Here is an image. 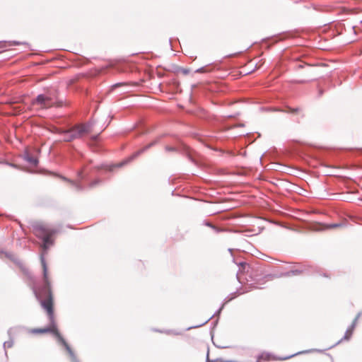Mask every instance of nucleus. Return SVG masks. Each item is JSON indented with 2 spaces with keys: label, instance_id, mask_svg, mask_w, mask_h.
Masks as SVG:
<instances>
[{
  "label": "nucleus",
  "instance_id": "f257e3e1",
  "mask_svg": "<svg viewBox=\"0 0 362 362\" xmlns=\"http://www.w3.org/2000/svg\"><path fill=\"white\" fill-rule=\"evenodd\" d=\"M40 262L43 271V280L42 285L38 286L35 284L33 279V277L27 269H24V272L28 275V276L31 279L33 282V291L35 295V297L40 303L41 306L46 310L49 319L50 325L47 328L34 329L31 331V332L34 334H43L47 332L52 333L68 351L72 362H79L69 345L62 337L57 329L54 317L52 294L51 291L50 283L48 278L47 266L43 254L40 255Z\"/></svg>",
  "mask_w": 362,
  "mask_h": 362
},
{
  "label": "nucleus",
  "instance_id": "f03ea898",
  "mask_svg": "<svg viewBox=\"0 0 362 362\" xmlns=\"http://www.w3.org/2000/svg\"><path fill=\"white\" fill-rule=\"evenodd\" d=\"M90 129L91 125L87 123L76 124L69 129L56 128L55 132L62 136L63 141L70 142L83 137Z\"/></svg>",
  "mask_w": 362,
  "mask_h": 362
},
{
  "label": "nucleus",
  "instance_id": "7ed1b4c3",
  "mask_svg": "<svg viewBox=\"0 0 362 362\" xmlns=\"http://www.w3.org/2000/svg\"><path fill=\"white\" fill-rule=\"evenodd\" d=\"M35 235L42 240V247L47 250L54 243L52 236L57 233V230L42 223H37L33 226Z\"/></svg>",
  "mask_w": 362,
  "mask_h": 362
},
{
  "label": "nucleus",
  "instance_id": "20e7f679",
  "mask_svg": "<svg viewBox=\"0 0 362 362\" xmlns=\"http://www.w3.org/2000/svg\"><path fill=\"white\" fill-rule=\"evenodd\" d=\"M57 103L56 90H51L43 94H40L31 102L33 106L37 105L42 109H48L56 106Z\"/></svg>",
  "mask_w": 362,
  "mask_h": 362
},
{
  "label": "nucleus",
  "instance_id": "39448f33",
  "mask_svg": "<svg viewBox=\"0 0 362 362\" xmlns=\"http://www.w3.org/2000/svg\"><path fill=\"white\" fill-rule=\"evenodd\" d=\"M156 144V141H153V142H151L149 144L146 145L145 147H144L143 148L139 150L138 151H136V153H134L132 156H130L128 159H127L126 160L122 162V163H119L118 164L116 165L117 167H122L123 166L124 164L129 163V161L132 160L133 159H134L135 158H136L138 156H139L140 154H141L143 152H144L145 151H146L147 149H148L149 148H151L152 146H153L154 144Z\"/></svg>",
  "mask_w": 362,
  "mask_h": 362
},
{
  "label": "nucleus",
  "instance_id": "423d86ee",
  "mask_svg": "<svg viewBox=\"0 0 362 362\" xmlns=\"http://www.w3.org/2000/svg\"><path fill=\"white\" fill-rule=\"evenodd\" d=\"M359 317H360V313H358L357 315V316L354 319V320L352 322V324L351 325V326L349 327L348 329H346L344 337V339H349L351 338L353 331H354V329L356 325V322H357L358 319L359 318Z\"/></svg>",
  "mask_w": 362,
  "mask_h": 362
},
{
  "label": "nucleus",
  "instance_id": "0eeeda50",
  "mask_svg": "<svg viewBox=\"0 0 362 362\" xmlns=\"http://www.w3.org/2000/svg\"><path fill=\"white\" fill-rule=\"evenodd\" d=\"M308 270V267L306 266H300L297 269H292L285 274L286 276H294L298 275L300 274L304 273Z\"/></svg>",
  "mask_w": 362,
  "mask_h": 362
},
{
  "label": "nucleus",
  "instance_id": "6e6552de",
  "mask_svg": "<svg viewBox=\"0 0 362 362\" xmlns=\"http://www.w3.org/2000/svg\"><path fill=\"white\" fill-rule=\"evenodd\" d=\"M21 43L17 41H1L0 42V49L3 51L6 50L7 47H11L13 45H18Z\"/></svg>",
  "mask_w": 362,
  "mask_h": 362
},
{
  "label": "nucleus",
  "instance_id": "1a4fd4ad",
  "mask_svg": "<svg viewBox=\"0 0 362 362\" xmlns=\"http://www.w3.org/2000/svg\"><path fill=\"white\" fill-rule=\"evenodd\" d=\"M23 158L28 163H29L33 165H37L38 163V160L36 158H34L33 156H30V153L27 151L25 152Z\"/></svg>",
  "mask_w": 362,
  "mask_h": 362
},
{
  "label": "nucleus",
  "instance_id": "9d476101",
  "mask_svg": "<svg viewBox=\"0 0 362 362\" xmlns=\"http://www.w3.org/2000/svg\"><path fill=\"white\" fill-rule=\"evenodd\" d=\"M13 341L12 339H10L4 343V349H6V348H10L13 346Z\"/></svg>",
  "mask_w": 362,
  "mask_h": 362
},
{
  "label": "nucleus",
  "instance_id": "9b49d317",
  "mask_svg": "<svg viewBox=\"0 0 362 362\" xmlns=\"http://www.w3.org/2000/svg\"><path fill=\"white\" fill-rule=\"evenodd\" d=\"M339 226H340V224H330V225L327 226V228H334L339 227Z\"/></svg>",
  "mask_w": 362,
  "mask_h": 362
},
{
  "label": "nucleus",
  "instance_id": "f8f14e48",
  "mask_svg": "<svg viewBox=\"0 0 362 362\" xmlns=\"http://www.w3.org/2000/svg\"><path fill=\"white\" fill-rule=\"evenodd\" d=\"M74 185L77 190H81L83 189L82 186L78 183H74Z\"/></svg>",
  "mask_w": 362,
  "mask_h": 362
},
{
  "label": "nucleus",
  "instance_id": "ddd939ff",
  "mask_svg": "<svg viewBox=\"0 0 362 362\" xmlns=\"http://www.w3.org/2000/svg\"><path fill=\"white\" fill-rule=\"evenodd\" d=\"M205 71V68L204 67H201L198 69L196 70V72L197 73H204Z\"/></svg>",
  "mask_w": 362,
  "mask_h": 362
},
{
  "label": "nucleus",
  "instance_id": "4468645a",
  "mask_svg": "<svg viewBox=\"0 0 362 362\" xmlns=\"http://www.w3.org/2000/svg\"><path fill=\"white\" fill-rule=\"evenodd\" d=\"M99 182H100L99 180H95L94 182L90 183V187H95Z\"/></svg>",
  "mask_w": 362,
  "mask_h": 362
},
{
  "label": "nucleus",
  "instance_id": "2eb2a0df",
  "mask_svg": "<svg viewBox=\"0 0 362 362\" xmlns=\"http://www.w3.org/2000/svg\"><path fill=\"white\" fill-rule=\"evenodd\" d=\"M206 226H209V227H211V228H214L216 232H218V229H217L215 226H214L211 223H206Z\"/></svg>",
  "mask_w": 362,
  "mask_h": 362
},
{
  "label": "nucleus",
  "instance_id": "dca6fc26",
  "mask_svg": "<svg viewBox=\"0 0 362 362\" xmlns=\"http://www.w3.org/2000/svg\"><path fill=\"white\" fill-rule=\"evenodd\" d=\"M240 265L242 267H243V269H245L246 267H249V265L247 264L246 263L242 262V263H240Z\"/></svg>",
  "mask_w": 362,
  "mask_h": 362
},
{
  "label": "nucleus",
  "instance_id": "f3484780",
  "mask_svg": "<svg viewBox=\"0 0 362 362\" xmlns=\"http://www.w3.org/2000/svg\"><path fill=\"white\" fill-rule=\"evenodd\" d=\"M296 354H293V355H291V356H286V357L282 358H281V360L288 359V358H291L292 356H296Z\"/></svg>",
  "mask_w": 362,
  "mask_h": 362
},
{
  "label": "nucleus",
  "instance_id": "a211bd4d",
  "mask_svg": "<svg viewBox=\"0 0 362 362\" xmlns=\"http://www.w3.org/2000/svg\"><path fill=\"white\" fill-rule=\"evenodd\" d=\"M174 149H175V148H173V147H168V146H166V147H165V150H166V151H174Z\"/></svg>",
  "mask_w": 362,
  "mask_h": 362
},
{
  "label": "nucleus",
  "instance_id": "6ab92c4d",
  "mask_svg": "<svg viewBox=\"0 0 362 362\" xmlns=\"http://www.w3.org/2000/svg\"><path fill=\"white\" fill-rule=\"evenodd\" d=\"M298 110V109H291V112H297Z\"/></svg>",
  "mask_w": 362,
  "mask_h": 362
},
{
  "label": "nucleus",
  "instance_id": "aec40b11",
  "mask_svg": "<svg viewBox=\"0 0 362 362\" xmlns=\"http://www.w3.org/2000/svg\"><path fill=\"white\" fill-rule=\"evenodd\" d=\"M265 358H264L265 360H268L269 359V354H265Z\"/></svg>",
  "mask_w": 362,
  "mask_h": 362
},
{
  "label": "nucleus",
  "instance_id": "412c9836",
  "mask_svg": "<svg viewBox=\"0 0 362 362\" xmlns=\"http://www.w3.org/2000/svg\"><path fill=\"white\" fill-rule=\"evenodd\" d=\"M264 357V354H262L259 357V360L261 359V358H263Z\"/></svg>",
  "mask_w": 362,
  "mask_h": 362
},
{
  "label": "nucleus",
  "instance_id": "4be33fe9",
  "mask_svg": "<svg viewBox=\"0 0 362 362\" xmlns=\"http://www.w3.org/2000/svg\"><path fill=\"white\" fill-rule=\"evenodd\" d=\"M188 72H189V71H188V70H184V71H183V73H184V74H187Z\"/></svg>",
  "mask_w": 362,
  "mask_h": 362
},
{
  "label": "nucleus",
  "instance_id": "5701e85b",
  "mask_svg": "<svg viewBox=\"0 0 362 362\" xmlns=\"http://www.w3.org/2000/svg\"><path fill=\"white\" fill-rule=\"evenodd\" d=\"M255 288H262V287L259 286H255Z\"/></svg>",
  "mask_w": 362,
  "mask_h": 362
},
{
  "label": "nucleus",
  "instance_id": "b1692460",
  "mask_svg": "<svg viewBox=\"0 0 362 362\" xmlns=\"http://www.w3.org/2000/svg\"><path fill=\"white\" fill-rule=\"evenodd\" d=\"M210 318H209L207 320H206L202 325H204L206 324V322H208V321L209 320Z\"/></svg>",
  "mask_w": 362,
  "mask_h": 362
},
{
  "label": "nucleus",
  "instance_id": "393cba45",
  "mask_svg": "<svg viewBox=\"0 0 362 362\" xmlns=\"http://www.w3.org/2000/svg\"><path fill=\"white\" fill-rule=\"evenodd\" d=\"M11 329H10L8 330V334H11Z\"/></svg>",
  "mask_w": 362,
  "mask_h": 362
},
{
  "label": "nucleus",
  "instance_id": "a878e982",
  "mask_svg": "<svg viewBox=\"0 0 362 362\" xmlns=\"http://www.w3.org/2000/svg\"><path fill=\"white\" fill-rule=\"evenodd\" d=\"M222 309V307L218 310V313H219Z\"/></svg>",
  "mask_w": 362,
  "mask_h": 362
},
{
  "label": "nucleus",
  "instance_id": "bb28decb",
  "mask_svg": "<svg viewBox=\"0 0 362 362\" xmlns=\"http://www.w3.org/2000/svg\"><path fill=\"white\" fill-rule=\"evenodd\" d=\"M308 351H302L301 353H308Z\"/></svg>",
  "mask_w": 362,
  "mask_h": 362
}]
</instances>
